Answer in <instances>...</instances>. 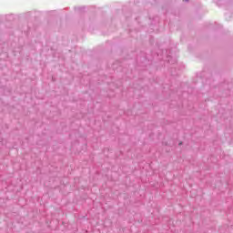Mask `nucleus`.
<instances>
[{"label":"nucleus","instance_id":"1","mask_svg":"<svg viewBox=\"0 0 233 233\" xmlns=\"http://www.w3.org/2000/svg\"><path fill=\"white\" fill-rule=\"evenodd\" d=\"M184 1H186L187 3L188 0H184Z\"/></svg>","mask_w":233,"mask_h":233}]
</instances>
